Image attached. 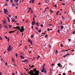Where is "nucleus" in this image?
I'll use <instances>...</instances> for the list:
<instances>
[{
    "label": "nucleus",
    "instance_id": "2f4dec72",
    "mask_svg": "<svg viewBox=\"0 0 75 75\" xmlns=\"http://www.w3.org/2000/svg\"><path fill=\"white\" fill-rule=\"evenodd\" d=\"M54 7H55V8H57V5H55Z\"/></svg>",
    "mask_w": 75,
    "mask_h": 75
},
{
    "label": "nucleus",
    "instance_id": "b1692460",
    "mask_svg": "<svg viewBox=\"0 0 75 75\" xmlns=\"http://www.w3.org/2000/svg\"><path fill=\"white\" fill-rule=\"evenodd\" d=\"M36 25H37V26H39V25L38 24V23H36Z\"/></svg>",
    "mask_w": 75,
    "mask_h": 75
},
{
    "label": "nucleus",
    "instance_id": "ddd939ff",
    "mask_svg": "<svg viewBox=\"0 0 75 75\" xmlns=\"http://www.w3.org/2000/svg\"><path fill=\"white\" fill-rule=\"evenodd\" d=\"M30 44L32 45H33V41H31L30 42Z\"/></svg>",
    "mask_w": 75,
    "mask_h": 75
},
{
    "label": "nucleus",
    "instance_id": "774afa93",
    "mask_svg": "<svg viewBox=\"0 0 75 75\" xmlns=\"http://www.w3.org/2000/svg\"><path fill=\"white\" fill-rule=\"evenodd\" d=\"M17 25H19V23H17Z\"/></svg>",
    "mask_w": 75,
    "mask_h": 75
},
{
    "label": "nucleus",
    "instance_id": "69168bd1",
    "mask_svg": "<svg viewBox=\"0 0 75 75\" xmlns=\"http://www.w3.org/2000/svg\"><path fill=\"white\" fill-rule=\"evenodd\" d=\"M6 54V51H5L4 53V54Z\"/></svg>",
    "mask_w": 75,
    "mask_h": 75
},
{
    "label": "nucleus",
    "instance_id": "f03ea898",
    "mask_svg": "<svg viewBox=\"0 0 75 75\" xmlns=\"http://www.w3.org/2000/svg\"><path fill=\"white\" fill-rule=\"evenodd\" d=\"M16 28H18V30H19L20 31L21 33H23V32H24V30H25V29L24 28V26H22L21 27V29H20V27L19 26H17L16 27Z\"/></svg>",
    "mask_w": 75,
    "mask_h": 75
},
{
    "label": "nucleus",
    "instance_id": "0eeeda50",
    "mask_svg": "<svg viewBox=\"0 0 75 75\" xmlns=\"http://www.w3.org/2000/svg\"><path fill=\"white\" fill-rule=\"evenodd\" d=\"M33 71H34V72H35V73L36 72H37V71H37V69L35 68V69H34Z\"/></svg>",
    "mask_w": 75,
    "mask_h": 75
},
{
    "label": "nucleus",
    "instance_id": "4468645a",
    "mask_svg": "<svg viewBox=\"0 0 75 75\" xmlns=\"http://www.w3.org/2000/svg\"><path fill=\"white\" fill-rule=\"evenodd\" d=\"M61 29H63L64 28V26L62 25L61 26Z\"/></svg>",
    "mask_w": 75,
    "mask_h": 75
},
{
    "label": "nucleus",
    "instance_id": "e433bc0d",
    "mask_svg": "<svg viewBox=\"0 0 75 75\" xmlns=\"http://www.w3.org/2000/svg\"><path fill=\"white\" fill-rule=\"evenodd\" d=\"M56 52L57 54H58V51H57V50H56Z\"/></svg>",
    "mask_w": 75,
    "mask_h": 75
},
{
    "label": "nucleus",
    "instance_id": "393cba45",
    "mask_svg": "<svg viewBox=\"0 0 75 75\" xmlns=\"http://www.w3.org/2000/svg\"><path fill=\"white\" fill-rule=\"evenodd\" d=\"M4 38H6V39H8V38H7V36H4Z\"/></svg>",
    "mask_w": 75,
    "mask_h": 75
},
{
    "label": "nucleus",
    "instance_id": "7ed1b4c3",
    "mask_svg": "<svg viewBox=\"0 0 75 75\" xmlns=\"http://www.w3.org/2000/svg\"><path fill=\"white\" fill-rule=\"evenodd\" d=\"M41 72L42 73L44 72L45 74H47V69L46 68H45L44 67H43L42 68V69L41 71Z\"/></svg>",
    "mask_w": 75,
    "mask_h": 75
},
{
    "label": "nucleus",
    "instance_id": "0e129e2a",
    "mask_svg": "<svg viewBox=\"0 0 75 75\" xmlns=\"http://www.w3.org/2000/svg\"><path fill=\"white\" fill-rule=\"evenodd\" d=\"M15 17H16V19H17V16H16Z\"/></svg>",
    "mask_w": 75,
    "mask_h": 75
},
{
    "label": "nucleus",
    "instance_id": "2eb2a0df",
    "mask_svg": "<svg viewBox=\"0 0 75 75\" xmlns=\"http://www.w3.org/2000/svg\"><path fill=\"white\" fill-rule=\"evenodd\" d=\"M59 13V11H58L56 13V14L58 15V13Z\"/></svg>",
    "mask_w": 75,
    "mask_h": 75
},
{
    "label": "nucleus",
    "instance_id": "c9c22d12",
    "mask_svg": "<svg viewBox=\"0 0 75 75\" xmlns=\"http://www.w3.org/2000/svg\"><path fill=\"white\" fill-rule=\"evenodd\" d=\"M35 18H33V21H35V20H34Z\"/></svg>",
    "mask_w": 75,
    "mask_h": 75
},
{
    "label": "nucleus",
    "instance_id": "3c124183",
    "mask_svg": "<svg viewBox=\"0 0 75 75\" xmlns=\"http://www.w3.org/2000/svg\"><path fill=\"white\" fill-rule=\"evenodd\" d=\"M15 74H14V73H13L12 74V75H15Z\"/></svg>",
    "mask_w": 75,
    "mask_h": 75
},
{
    "label": "nucleus",
    "instance_id": "423d86ee",
    "mask_svg": "<svg viewBox=\"0 0 75 75\" xmlns=\"http://www.w3.org/2000/svg\"><path fill=\"white\" fill-rule=\"evenodd\" d=\"M28 61L27 60H25L22 61V62H28Z\"/></svg>",
    "mask_w": 75,
    "mask_h": 75
},
{
    "label": "nucleus",
    "instance_id": "13d9d810",
    "mask_svg": "<svg viewBox=\"0 0 75 75\" xmlns=\"http://www.w3.org/2000/svg\"><path fill=\"white\" fill-rule=\"evenodd\" d=\"M29 3H31V0L30 1Z\"/></svg>",
    "mask_w": 75,
    "mask_h": 75
},
{
    "label": "nucleus",
    "instance_id": "39448f33",
    "mask_svg": "<svg viewBox=\"0 0 75 75\" xmlns=\"http://www.w3.org/2000/svg\"><path fill=\"white\" fill-rule=\"evenodd\" d=\"M8 52H10L11 51V44L9 45V47H8Z\"/></svg>",
    "mask_w": 75,
    "mask_h": 75
},
{
    "label": "nucleus",
    "instance_id": "338daca9",
    "mask_svg": "<svg viewBox=\"0 0 75 75\" xmlns=\"http://www.w3.org/2000/svg\"><path fill=\"white\" fill-rule=\"evenodd\" d=\"M62 18H63V19H65V18H64V17L63 16H62Z\"/></svg>",
    "mask_w": 75,
    "mask_h": 75
},
{
    "label": "nucleus",
    "instance_id": "603ef678",
    "mask_svg": "<svg viewBox=\"0 0 75 75\" xmlns=\"http://www.w3.org/2000/svg\"><path fill=\"white\" fill-rule=\"evenodd\" d=\"M27 23H28V21L27 20L25 22V23H27Z\"/></svg>",
    "mask_w": 75,
    "mask_h": 75
},
{
    "label": "nucleus",
    "instance_id": "c03bdc74",
    "mask_svg": "<svg viewBox=\"0 0 75 75\" xmlns=\"http://www.w3.org/2000/svg\"><path fill=\"white\" fill-rule=\"evenodd\" d=\"M19 1V0H17L16 3H18V1Z\"/></svg>",
    "mask_w": 75,
    "mask_h": 75
},
{
    "label": "nucleus",
    "instance_id": "bf43d9fd",
    "mask_svg": "<svg viewBox=\"0 0 75 75\" xmlns=\"http://www.w3.org/2000/svg\"><path fill=\"white\" fill-rule=\"evenodd\" d=\"M31 38H33V35H32L31 36Z\"/></svg>",
    "mask_w": 75,
    "mask_h": 75
},
{
    "label": "nucleus",
    "instance_id": "aec40b11",
    "mask_svg": "<svg viewBox=\"0 0 75 75\" xmlns=\"http://www.w3.org/2000/svg\"><path fill=\"white\" fill-rule=\"evenodd\" d=\"M57 31H58V33H60V30H57Z\"/></svg>",
    "mask_w": 75,
    "mask_h": 75
},
{
    "label": "nucleus",
    "instance_id": "49530a36",
    "mask_svg": "<svg viewBox=\"0 0 75 75\" xmlns=\"http://www.w3.org/2000/svg\"><path fill=\"white\" fill-rule=\"evenodd\" d=\"M16 5H17V6H19V4H16Z\"/></svg>",
    "mask_w": 75,
    "mask_h": 75
},
{
    "label": "nucleus",
    "instance_id": "8fccbe9b",
    "mask_svg": "<svg viewBox=\"0 0 75 75\" xmlns=\"http://www.w3.org/2000/svg\"><path fill=\"white\" fill-rule=\"evenodd\" d=\"M52 66H54V63H53L52 64Z\"/></svg>",
    "mask_w": 75,
    "mask_h": 75
},
{
    "label": "nucleus",
    "instance_id": "c756f323",
    "mask_svg": "<svg viewBox=\"0 0 75 75\" xmlns=\"http://www.w3.org/2000/svg\"><path fill=\"white\" fill-rule=\"evenodd\" d=\"M9 40H10V38H8V42H9Z\"/></svg>",
    "mask_w": 75,
    "mask_h": 75
},
{
    "label": "nucleus",
    "instance_id": "9d476101",
    "mask_svg": "<svg viewBox=\"0 0 75 75\" xmlns=\"http://www.w3.org/2000/svg\"><path fill=\"white\" fill-rule=\"evenodd\" d=\"M3 23H4V24L5 23L6 24L7 22H6V21L5 20H4V21H3Z\"/></svg>",
    "mask_w": 75,
    "mask_h": 75
},
{
    "label": "nucleus",
    "instance_id": "e2e57ef3",
    "mask_svg": "<svg viewBox=\"0 0 75 75\" xmlns=\"http://www.w3.org/2000/svg\"><path fill=\"white\" fill-rule=\"evenodd\" d=\"M18 33H19V31H18L17 32V34H18Z\"/></svg>",
    "mask_w": 75,
    "mask_h": 75
},
{
    "label": "nucleus",
    "instance_id": "412c9836",
    "mask_svg": "<svg viewBox=\"0 0 75 75\" xmlns=\"http://www.w3.org/2000/svg\"><path fill=\"white\" fill-rule=\"evenodd\" d=\"M34 1L35 0H32V3H34Z\"/></svg>",
    "mask_w": 75,
    "mask_h": 75
},
{
    "label": "nucleus",
    "instance_id": "9b49d317",
    "mask_svg": "<svg viewBox=\"0 0 75 75\" xmlns=\"http://www.w3.org/2000/svg\"><path fill=\"white\" fill-rule=\"evenodd\" d=\"M34 23H35V21H33V22H32V25H34Z\"/></svg>",
    "mask_w": 75,
    "mask_h": 75
},
{
    "label": "nucleus",
    "instance_id": "052dcab7",
    "mask_svg": "<svg viewBox=\"0 0 75 75\" xmlns=\"http://www.w3.org/2000/svg\"><path fill=\"white\" fill-rule=\"evenodd\" d=\"M47 37H48V36H47V35H45V37H46V38H47Z\"/></svg>",
    "mask_w": 75,
    "mask_h": 75
},
{
    "label": "nucleus",
    "instance_id": "5701e85b",
    "mask_svg": "<svg viewBox=\"0 0 75 75\" xmlns=\"http://www.w3.org/2000/svg\"><path fill=\"white\" fill-rule=\"evenodd\" d=\"M40 26L42 27H43L44 26V25H43V24H42L40 25Z\"/></svg>",
    "mask_w": 75,
    "mask_h": 75
},
{
    "label": "nucleus",
    "instance_id": "09e8293b",
    "mask_svg": "<svg viewBox=\"0 0 75 75\" xmlns=\"http://www.w3.org/2000/svg\"><path fill=\"white\" fill-rule=\"evenodd\" d=\"M15 31H11V32L12 33H14V32H15Z\"/></svg>",
    "mask_w": 75,
    "mask_h": 75
},
{
    "label": "nucleus",
    "instance_id": "6e6d98bb",
    "mask_svg": "<svg viewBox=\"0 0 75 75\" xmlns=\"http://www.w3.org/2000/svg\"><path fill=\"white\" fill-rule=\"evenodd\" d=\"M62 5H65V4H62Z\"/></svg>",
    "mask_w": 75,
    "mask_h": 75
},
{
    "label": "nucleus",
    "instance_id": "c85d7f7f",
    "mask_svg": "<svg viewBox=\"0 0 75 75\" xmlns=\"http://www.w3.org/2000/svg\"><path fill=\"white\" fill-rule=\"evenodd\" d=\"M39 33H41V30H40L38 31Z\"/></svg>",
    "mask_w": 75,
    "mask_h": 75
},
{
    "label": "nucleus",
    "instance_id": "a211bd4d",
    "mask_svg": "<svg viewBox=\"0 0 75 75\" xmlns=\"http://www.w3.org/2000/svg\"><path fill=\"white\" fill-rule=\"evenodd\" d=\"M8 17H9V18H11V17H12L11 15H8Z\"/></svg>",
    "mask_w": 75,
    "mask_h": 75
},
{
    "label": "nucleus",
    "instance_id": "a18cd8bd",
    "mask_svg": "<svg viewBox=\"0 0 75 75\" xmlns=\"http://www.w3.org/2000/svg\"><path fill=\"white\" fill-rule=\"evenodd\" d=\"M38 58H40V55H38Z\"/></svg>",
    "mask_w": 75,
    "mask_h": 75
},
{
    "label": "nucleus",
    "instance_id": "4d7b16f0",
    "mask_svg": "<svg viewBox=\"0 0 75 75\" xmlns=\"http://www.w3.org/2000/svg\"><path fill=\"white\" fill-rule=\"evenodd\" d=\"M0 75H2L3 74H2V73H1V72H0Z\"/></svg>",
    "mask_w": 75,
    "mask_h": 75
},
{
    "label": "nucleus",
    "instance_id": "6e6552de",
    "mask_svg": "<svg viewBox=\"0 0 75 75\" xmlns=\"http://www.w3.org/2000/svg\"><path fill=\"white\" fill-rule=\"evenodd\" d=\"M57 65H58L59 67H61V64L60 63H58L57 64Z\"/></svg>",
    "mask_w": 75,
    "mask_h": 75
},
{
    "label": "nucleus",
    "instance_id": "ea45409f",
    "mask_svg": "<svg viewBox=\"0 0 75 75\" xmlns=\"http://www.w3.org/2000/svg\"><path fill=\"white\" fill-rule=\"evenodd\" d=\"M24 35V33H22V37H23V35Z\"/></svg>",
    "mask_w": 75,
    "mask_h": 75
},
{
    "label": "nucleus",
    "instance_id": "cd10ccee",
    "mask_svg": "<svg viewBox=\"0 0 75 75\" xmlns=\"http://www.w3.org/2000/svg\"><path fill=\"white\" fill-rule=\"evenodd\" d=\"M12 6H15V4H13L12 5Z\"/></svg>",
    "mask_w": 75,
    "mask_h": 75
},
{
    "label": "nucleus",
    "instance_id": "f8f14e48",
    "mask_svg": "<svg viewBox=\"0 0 75 75\" xmlns=\"http://www.w3.org/2000/svg\"><path fill=\"white\" fill-rule=\"evenodd\" d=\"M20 58H21V59H24V57L23 56H21Z\"/></svg>",
    "mask_w": 75,
    "mask_h": 75
},
{
    "label": "nucleus",
    "instance_id": "58836bf2",
    "mask_svg": "<svg viewBox=\"0 0 75 75\" xmlns=\"http://www.w3.org/2000/svg\"><path fill=\"white\" fill-rule=\"evenodd\" d=\"M11 21H15V20L14 19H13Z\"/></svg>",
    "mask_w": 75,
    "mask_h": 75
},
{
    "label": "nucleus",
    "instance_id": "f257e3e1",
    "mask_svg": "<svg viewBox=\"0 0 75 75\" xmlns=\"http://www.w3.org/2000/svg\"><path fill=\"white\" fill-rule=\"evenodd\" d=\"M30 73V75H38L39 74V71H36L35 72V73H34V71L31 70L30 71V73H29L28 74Z\"/></svg>",
    "mask_w": 75,
    "mask_h": 75
},
{
    "label": "nucleus",
    "instance_id": "473e14b6",
    "mask_svg": "<svg viewBox=\"0 0 75 75\" xmlns=\"http://www.w3.org/2000/svg\"><path fill=\"white\" fill-rule=\"evenodd\" d=\"M63 75H66V74H65V73H64L63 74Z\"/></svg>",
    "mask_w": 75,
    "mask_h": 75
},
{
    "label": "nucleus",
    "instance_id": "f3484780",
    "mask_svg": "<svg viewBox=\"0 0 75 75\" xmlns=\"http://www.w3.org/2000/svg\"><path fill=\"white\" fill-rule=\"evenodd\" d=\"M8 25L9 26V28H11V27L10 25Z\"/></svg>",
    "mask_w": 75,
    "mask_h": 75
},
{
    "label": "nucleus",
    "instance_id": "dca6fc26",
    "mask_svg": "<svg viewBox=\"0 0 75 75\" xmlns=\"http://www.w3.org/2000/svg\"><path fill=\"white\" fill-rule=\"evenodd\" d=\"M16 58H17V57H18V54L17 53L16 54Z\"/></svg>",
    "mask_w": 75,
    "mask_h": 75
},
{
    "label": "nucleus",
    "instance_id": "864d4df0",
    "mask_svg": "<svg viewBox=\"0 0 75 75\" xmlns=\"http://www.w3.org/2000/svg\"><path fill=\"white\" fill-rule=\"evenodd\" d=\"M29 8L30 10H31V8Z\"/></svg>",
    "mask_w": 75,
    "mask_h": 75
},
{
    "label": "nucleus",
    "instance_id": "a19ab883",
    "mask_svg": "<svg viewBox=\"0 0 75 75\" xmlns=\"http://www.w3.org/2000/svg\"><path fill=\"white\" fill-rule=\"evenodd\" d=\"M5 6H8V4H5Z\"/></svg>",
    "mask_w": 75,
    "mask_h": 75
},
{
    "label": "nucleus",
    "instance_id": "79ce46f5",
    "mask_svg": "<svg viewBox=\"0 0 75 75\" xmlns=\"http://www.w3.org/2000/svg\"><path fill=\"white\" fill-rule=\"evenodd\" d=\"M75 33V31H74L73 33V34H74Z\"/></svg>",
    "mask_w": 75,
    "mask_h": 75
},
{
    "label": "nucleus",
    "instance_id": "72a5a7b5",
    "mask_svg": "<svg viewBox=\"0 0 75 75\" xmlns=\"http://www.w3.org/2000/svg\"><path fill=\"white\" fill-rule=\"evenodd\" d=\"M5 28H7V29H8V28L7 27V26H5Z\"/></svg>",
    "mask_w": 75,
    "mask_h": 75
},
{
    "label": "nucleus",
    "instance_id": "7c9ffc66",
    "mask_svg": "<svg viewBox=\"0 0 75 75\" xmlns=\"http://www.w3.org/2000/svg\"><path fill=\"white\" fill-rule=\"evenodd\" d=\"M36 30H38V28L37 27H36L35 28Z\"/></svg>",
    "mask_w": 75,
    "mask_h": 75
},
{
    "label": "nucleus",
    "instance_id": "5fc2aeb1",
    "mask_svg": "<svg viewBox=\"0 0 75 75\" xmlns=\"http://www.w3.org/2000/svg\"><path fill=\"white\" fill-rule=\"evenodd\" d=\"M11 2H12V3H13V0H11Z\"/></svg>",
    "mask_w": 75,
    "mask_h": 75
},
{
    "label": "nucleus",
    "instance_id": "680f3d73",
    "mask_svg": "<svg viewBox=\"0 0 75 75\" xmlns=\"http://www.w3.org/2000/svg\"><path fill=\"white\" fill-rule=\"evenodd\" d=\"M38 4L39 5H40V4H41V3H40Z\"/></svg>",
    "mask_w": 75,
    "mask_h": 75
},
{
    "label": "nucleus",
    "instance_id": "6ab92c4d",
    "mask_svg": "<svg viewBox=\"0 0 75 75\" xmlns=\"http://www.w3.org/2000/svg\"><path fill=\"white\" fill-rule=\"evenodd\" d=\"M68 40L70 42H71V39H68Z\"/></svg>",
    "mask_w": 75,
    "mask_h": 75
},
{
    "label": "nucleus",
    "instance_id": "37998d69",
    "mask_svg": "<svg viewBox=\"0 0 75 75\" xmlns=\"http://www.w3.org/2000/svg\"><path fill=\"white\" fill-rule=\"evenodd\" d=\"M62 52H65V50H62Z\"/></svg>",
    "mask_w": 75,
    "mask_h": 75
},
{
    "label": "nucleus",
    "instance_id": "bb28decb",
    "mask_svg": "<svg viewBox=\"0 0 75 75\" xmlns=\"http://www.w3.org/2000/svg\"><path fill=\"white\" fill-rule=\"evenodd\" d=\"M12 60L13 62H14V59H13V58H12Z\"/></svg>",
    "mask_w": 75,
    "mask_h": 75
},
{
    "label": "nucleus",
    "instance_id": "1a4fd4ad",
    "mask_svg": "<svg viewBox=\"0 0 75 75\" xmlns=\"http://www.w3.org/2000/svg\"><path fill=\"white\" fill-rule=\"evenodd\" d=\"M7 18H8V20L9 22H10V18L8 17H7Z\"/></svg>",
    "mask_w": 75,
    "mask_h": 75
},
{
    "label": "nucleus",
    "instance_id": "4c0bfd02",
    "mask_svg": "<svg viewBox=\"0 0 75 75\" xmlns=\"http://www.w3.org/2000/svg\"><path fill=\"white\" fill-rule=\"evenodd\" d=\"M61 46V47H63V45H62V44H61L60 45Z\"/></svg>",
    "mask_w": 75,
    "mask_h": 75
},
{
    "label": "nucleus",
    "instance_id": "a878e982",
    "mask_svg": "<svg viewBox=\"0 0 75 75\" xmlns=\"http://www.w3.org/2000/svg\"><path fill=\"white\" fill-rule=\"evenodd\" d=\"M49 25H50V26H52V24L49 23Z\"/></svg>",
    "mask_w": 75,
    "mask_h": 75
},
{
    "label": "nucleus",
    "instance_id": "20e7f679",
    "mask_svg": "<svg viewBox=\"0 0 75 75\" xmlns=\"http://www.w3.org/2000/svg\"><path fill=\"white\" fill-rule=\"evenodd\" d=\"M4 12L6 14V15H8V11L7 10V9L4 8Z\"/></svg>",
    "mask_w": 75,
    "mask_h": 75
},
{
    "label": "nucleus",
    "instance_id": "4be33fe9",
    "mask_svg": "<svg viewBox=\"0 0 75 75\" xmlns=\"http://www.w3.org/2000/svg\"><path fill=\"white\" fill-rule=\"evenodd\" d=\"M28 42H31V40L28 39Z\"/></svg>",
    "mask_w": 75,
    "mask_h": 75
},
{
    "label": "nucleus",
    "instance_id": "de8ad7c7",
    "mask_svg": "<svg viewBox=\"0 0 75 75\" xmlns=\"http://www.w3.org/2000/svg\"><path fill=\"white\" fill-rule=\"evenodd\" d=\"M0 39L1 40H3V38H2L1 37V38H0Z\"/></svg>",
    "mask_w": 75,
    "mask_h": 75
},
{
    "label": "nucleus",
    "instance_id": "f704fd0d",
    "mask_svg": "<svg viewBox=\"0 0 75 75\" xmlns=\"http://www.w3.org/2000/svg\"><path fill=\"white\" fill-rule=\"evenodd\" d=\"M34 67V65H32V66H31L30 67H31V68H33V67Z\"/></svg>",
    "mask_w": 75,
    "mask_h": 75
}]
</instances>
